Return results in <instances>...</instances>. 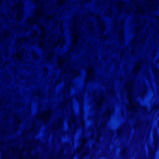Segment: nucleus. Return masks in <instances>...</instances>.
<instances>
[{
	"instance_id": "6ab92c4d",
	"label": "nucleus",
	"mask_w": 159,
	"mask_h": 159,
	"mask_svg": "<svg viewBox=\"0 0 159 159\" xmlns=\"http://www.w3.org/2000/svg\"><path fill=\"white\" fill-rule=\"evenodd\" d=\"M48 19H51L52 18V16H49L48 17Z\"/></svg>"
},
{
	"instance_id": "9d476101",
	"label": "nucleus",
	"mask_w": 159,
	"mask_h": 159,
	"mask_svg": "<svg viewBox=\"0 0 159 159\" xmlns=\"http://www.w3.org/2000/svg\"><path fill=\"white\" fill-rule=\"evenodd\" d=\"M71 99H69L67 101H66L64 104V106L65 107H67L68 106H70V107H71Z\"/></svg>"
},
{
	"instance_id": "aec40b11",
	"label": "nucleus",
	"mask_w": 159,
	"mask_h": 159,
	"mask_svg": "<svg viewBox=\"0 0 159 159\" xmlns=\"http://www.w3.org/2000/svg\"><path fill=\"white\" fill-rule=\"evenodd\" d=\"M17 57H18L19 59H20L21 57V56L20 55L19 57H18V54L16 56Z\"/></svg>"
},
{
	"instance_id": "7ed1b4c3",
	"label": "nucleus",
	"mask_w": 159,
	"mask_h": 159,
	"mask_svg": "<svg viewBox=\"0 0 159 159\" xmlns=\"http://www.w3.org/2000/svg\"><path fill=\"white\" fill-rule=\"evenodd\" d=\"M129 109L132 110H135L138 108L139 104L134 100V98L131 96H129Z\"/></svg>"
},
{
	"instance_id": "6e6552de",
	"label": "nucleus",
	"mask_w": 159,
	"mask_h": 159,
	"mask_svg": "<svg viewBox=\"0 0 159 159\" xmlns=\"http://www.w3.org/2000/svg\"><path fill=\"white\" fill-rule=\"evenodd\" d=\"M45 37V33L44 31H43L39 38L41 40V43H39V45L41 47H43V46Z\"/></svg>"
},
{
	"instance_id": "423d86ee",
	"label": "nucleus",
	"mask_w": 159,
	"mask_h": 159,
	"mask_svg": "<svg viewBox=\"0 0 159 159\" xmlns=\"http://www.w3.org/2000/svg\"><path fill=\"white\" fill-rule=\"evenodd\" d=\"M87 77L89 80L92 79L94 77V73L93 68L90 66L87 70Z\"/></svg>"
},
{
	"instance_id": "f03ea898",
	"label": "nucleus",
	"mask_w": 159,
	"mask_h": 159,
	"mask_svg": "<svg viewBox=\"0 0 159 159\" xmlns=\"http://www.w3.org/2000/svg\"><path fill=\"white\" fill-rule=\"evenodd\" d=\"M23 4L21 2H19L15 7V9L16 10L17 12V18L19 20H21L23 14Z\"/></svg>"
},
{
	"instance_id": "f8f14e48",
	"label": "nucleus",
	"mask_w": 159,
	"mask_h": 159,
	"mask_svg": "<svg viewBox=\"0 0 159 159\" xmlns=\"http://www.w3.org/2000/svg\"><path fill=\"white\" fill-rule=\"evenodd\" d=\"M137 13L143 15L144 10L142 8H138L137 10Z\"/></svg>"
},
{
	"instance_id": "f3484780",
	"label": "nucleus",
	"mask_w": 159,
	"mask_h": 159,
	"mask_svg": "<svg viewBox=\"0 0 159 159\" xmlns=\"http://www.w3.org/2000/svg\"><path fill=\"white\" fill-rule=\"evenodd\" d=\"M110 114H111V111H108L107 112V115L108 116H110Z\"/></svg>"
},
{
	"instance_id": "ddd939ff",
	"label": "nucleus",
	"mask_w": 159,
	"mask_h": 159,
	"mask_svg": "<svg viewBox=\"0 0 159 159\" xmlns=\"http://www.w3.org/2000/svg\"><path fill=\"white\" fill-rule=\"evenodd\" d=\"M76 122V120L75 117L74 116H72L71 121L70 122V125L72 124H74L75 125V123Z\"/></svg>"
},
{
	"instance_id": "dca6fc26",
	"label": "nucleus",
	"mask_w": 159,
	"mask_h": 159,
	"mask_svg": "<svg viewBox=\"0 0 159 159\" xmlns=\"http://www.w3.org/2000/svg\"><path fill=\"white\" fill-rule=\"evenodd\" d=\"M102 28L103 30H104V25L103 24H102Z\"/></svg>"
},
{
	"instance_id": "9b49d317",
	"label": "nucleus",
	"mask_w": 159,
	"mask_h": 159,
	"mask_svg": "<svg viewBox=\"0 0 159 159\" xmlns=\"http://www.w3.org/2000/svg\"><path fill=\"white\" fill-rule=\"evenodd\" d=\"M64 43V39H60L57 43H54L52 47H54L56 45H58L61 43V46H62Z\"/></svg>"
},
{
	"instance_id": "20e7f679",
	"label": "nucleus",
	"mask_w": 159,
	"mask_h": 159,
	"mask_svg": "<svg viewBox=\"0 0 159 159\" xmlns=\"http://www.w3.org/2000/svg\"><path fill=\"white\" fill-rule=\"evenodd\" d=\"M51 115V111L49 110H48L46 112L39 115V118L40 119L45 122L50 118Z\"/></svg>"
},
{
	"instance_id": "0eeeda50",
	"label": "nucleus",
	"mask_w": 159,
	"mask_h": 159,
	"mask_svg": "<svg viewBox=\"0 0 159 159\" xmlns=\"http://www.w3.org/2000/svg\"><path fill=\"white\" fill-rule=\"evenodd\" d=\"M73 29H74V32L73 34V43L74 44H75L77 43L79 38V34L78 33L76 29L75 25Z\"/></svg>"
},
{
	"instance_id": "4468645a",
	"label": "nucleus",
	"mask_w": 159,
	"mask_h": 159,
	"mask_svg": "<svg viewBox=\"0 0 159 159\" xmlns=\"http://www.w3.org/2000/svg\"><path fill=\"white\" fill-rule=\"evenodd\" d=\"M85 142H86V139H85V138H83V139L82 143V145H81V147L80 148V150H79V151H81V150L82 148V147H83V146Z\"/></svg>"
},
{
	"instance_id": "412c9836",
	"label": "nucleus",
	"mask_w": 159,
	"mask_h": 159,
	"mask_svg": "<svg viewBox=\"0 0 159 159\" xmlns=\"http://www.w3.org/2000/svg\"><path fill=\"white\" fill-rule=\"evenodd\" d=\"M61 124H60V126H61Z\"/></svg>"
},
{
	"instance_id": "39448f33",
	"label": "nucleus",
	"mask_w": 159,
	"mask_h": 159,
	"mask_svg": "<svg viewBox=\"0 0 159 159\" xmlns=\"http://www.w3.org/2000/svg\"><path fill=\"white\" fill-rule=\"evenodd\" d=\"M42 15L41 12H40L38 15V17L36 18V15L34 18H30L28 19L27 22L29 25L32 24L34 23H36L38 22L39 20V17L42 16Z\"/></svg>"
},
{
	"instance_id": "a211bd4d",
	"label": "nucleus",
	"mask_w": 159,
	"mask_h": 159,
	"mask_svg": "<svg viewBox=\"0 0 159 159\" xmlns=\"http://www.w3.org/2000/svg\"><path fill=\"white\" fill-rule=\"evenodd\" d=\"M120 35H121V36L122 37H123V31H122L120 32Z\"/></svg>"
},
{
	"instance_id": "1a4fd4ad",
	"label": "nucleus",
	"mask_w": 159,
	"mask_h": 159,
	"mask_svg": "<svg viewBox=\"0 0 159 159\" xmlns=\"http://www.w3.org/2000/svg\"><path fill=\"white\" fill-rule=\"evenodd\" d=\"M104 102V98L102 96H101L96 101V104L98 107L99 108Z\"/></svg>"
},
{
	"instance_id": "2eb2a0df",
	"label": "nucleus",
	"mask_w": 159,
	"mask_h": 159,
	"mask_svg": "<svg viewBox=\"0 0 159 159\" xmlns=\"http://www.w3.org/2000/svg\"><path fill=\"white\" fill-rule=\"evenodd\" d=\"M66 86L68 88H67V91H69V88L70 86V83H69V84H66Z\"/></svg>"
},
{
	"instance_id": "f257e3e1",
	"label": "nucleus",
	"mask_w": 159,
	"mask_h": 159,
	"mask_svg": "<svg viewBox=\"0 0 159 159\" xmlns=\"http://www.w3.org/2000/svg\"><path fill=\"white\" fill-rule=\"evenodd\" d=\"M58 64L60 67H61L64 66L66 64H67V66L65 70V72L68 73L70 74L74 75L75 76H78L80 74L79 71L75 70L74 69L72 68L69 65L68 61L63 58H60L58 61Z\"/></svg>"
}]
</instances>
